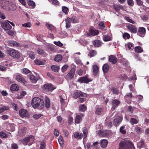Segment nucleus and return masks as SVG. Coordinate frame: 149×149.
<instances>
[{
    "instance_id": "1",
    "label": "nucleus",
    "mask_w": 149,
    "mask_h": 149,
    "mask_svg": "<svg viewBox=\"0 0 149 149\" xmlns=\"http://www.w3.org/2000/svg\"><path fill=\"white\" fill-rule=\"evenodd\" d=\"M31 104L34 109L38 108L41 109L44 107L43 100L39 97H35L33 98Z\"/></svg>"
},
{
    "instance_id": "2",
    "label": "nucleus",
    "mask_w": 149,
    "mask_h": 149,
    "mask_svg": "<svg viewBox=\"0 0 149 149\" xmlns=\"http://www.w3.org/2000/svg\"><path fill=\"white\" fill-rule=\"evenodd\" d=\"M118 149H134L133 145L130 141L124 140L121 141L119 144Z\"/></svg>"
},
{
    "instance_id": "3",
    "label": "nucleus",
    "mask_w": 149,
    "mask_h": 149,
    "mask_svg": "<svg viewBox=\"0 0 149 149\" xmlns=\"http://www.w3.org/2000/svg\"><path fill=\"white\" fill-rule=\"evenodd\" d=\"M7 54L15 58H19L20 57V53L17 50L10 49L7 51Z\"/></svg>"
},
{
    "instance_id": "4",
    "label": "nucleus",
    "mask_w": 149,
    "mask_h": 149,
    "mask_svg": "<svg viewBox=\"0 0 149 149\" xmlns=\"http://www.w3.org/2000/svg\"><path fill=\"white\" fill-rule=\"evenodd\" d=\"M14 77L18 82H21L23 84L26 83L25 79L22 77V75L19 73H16L14 75Z\"/></svg>"
},
{
    "instance_id": "5",
    "label": "nucleus",
    "mask_w": 149,
    "mask_h": 149,
    "mask_svg": "<svg viewBox=\"0 0 149 149\" xmlns=\"http://www.w3.org/2000/svg\"><path fill=\"white\" fill-rule=\"evenodd\" d=\"M73 96L74 98L76 99L79 97H86L87 95L86 93L77 90L74 93Z\"/></svg>"
},
{
    "instance_id": "6",
    "label": "nucleus",
    "mask_w": 149,
    "mask_h": 149,
    "mask_svg": "<svg viewBox=\"0 0 149 149\" xmlns=\"http://www.w3.org/2000/svg\"><path fill=\"white\" fill-rule=\"evenodd\" d=\"M34 136L33 135H30L28 137H26L22 140H21L20 141L25 146L27 145V143L30 141H33Z\"/></svg>"
},
{
    "instance_id": "7",
    "label": "nucleus",
    "mask_w": 149,
    "mask_h": 149,
    "mask_svg": "<svg viewBox=\"0 0 149 149\" xmlns=\"http://www.w3.org/2000/svg\"><path fill=\"white\" fill-rule=\"evenodd\" d=\"M75 71V69L72 68L66 76V78L67 80L71 79L73 77Z\"/></svg>"
},
{
    "instance_id": "8",
    "label": "nucleus",
    "mask_w": 149,
    "mask_h": 149,
    "mask_svg": "<svg viewBox=\"0 0 149 149\" xmlns=\"http://www.w3.org/2000/svg\"><path fill=\"white\" fill-rule=\"evenodd\" d=\"M56 88V87H54L51 84H47L44 85V90L46 91H52Z\"/></svg>"
},
{
    "instance_id": "9",
    "label": "nucleus",
    "mask_w": 149,
    "mask_h": 149,
    "mask_svg": "<svg viewBox=\"0 0 149 149\" xmlns=\"http://www.w3.org/2000/svg\"><path fill=\"white\" fill-rule=\"evenodd\" d=\"M1 25L5 30H8L12 28L8 22H3L1 23Z\"/></svg>"
},
{
    "instance_id": "10",
    "label": "nucleus",
    "mask_w": 149,
    "mask_h": 149,
    "mask_svg": "<svg viewBox=\"0 0 149 149\" xmlns=\"http://www.w3.org/2000/svg\"><path fill=\"white\" fill-rule=\"evenodd\" d=\"M120 103V102L119 100L116 99L113 100L111 102L112 107L111 109L112 111H113L118 106Z\"/></svg>"
},
{
    "instance_id": "11",
    "label": "nucleus",
    "mask_w": 149,
    "mask_h": 149,
    "mask_svg": "<svg viewBox=\"0 0 149 149\" xmlns=\"http://www.w3.org/2000/svg\"><path fill=\"white\" fill-rule=\"evenodd\" d=\"M146 30L143 27H140L138 30L137 34L139 36L143 37L144 36L146 33Z\"/></svg>"
},
{
    "instance_id": "12",
    "label": "nucleus",
    "mask_w": 149,
    "mask_h": 149,
    "mask_svg": "<svg viewBox=\"0 0 149 149\" xmlns=\"http://www.w3.org/2000/svg\"><path fill=\"white\" fill-rule=\"evenodd\" d=\"M92 80V79H88L87 77H84L79 78L78 80L77 81L81 83H87L91 81Z\"/></svg>"
},
{
    "instance_id": "13",
    "label": "nucleus",
    "mask_w": 149,
    "mask_h": 149,
    "mask_svg": "<svg viewBox=\"0 0 149 149\" xmlns=\"http://www.w3.org/2000/svg\"><path fill=\"white\" fill-rule=\"evenodd\" d=\"M19 114L22 118H29V114L27 111L24 109H22L19 111Z\"/></svg>"
},
{
    "instance_id": "14",
    "label": "nucleus",
    "mask_w": 149,
    "mask_h": 149,
    "mask_svg": "<svg viewBox=\"0 0 149 149\" xmlns=\"http://www.w3.org/2000/svg\"><path fill=\"white\" fill-rule=\"evenodd\" d=\"M127 28L132 33H135L137 32V29L136 26L133 25L129 24L127 26Z\"/></svg>"
},
{
    "instance_id": "15",
    "label": "nucleus",
    "mask_w": 149,
    "mask_h": 149,
    "mask_svg": "<svg viewBox=\"0 0 149 149\" xmlns=\"http://www.w3.org/2000/svg\"><path fill=\"white\" fill-rule=\"evenodd\" d=\"M3 8L7 10H15L16 9V7L15 4L14 3H11L9 5V7L7 6L4 7Z\"/></svg>"
},
{
    "instance_id": "16",
    "label": "nucleus",
    "mask_w": 149,
    "mask_h": 149,
    "mask_svg": "<svg viewBox=\"0 0 149 149\" xmlns=\"http://www.w3.org/2000/svg\"><path fill=\"white\" fill-rule=\"evenodd\" d=\"M123 118L121 117H119L113 120L114 125L116 126H118L121 122Z\"/></svg>"
},
{
    "instance_id": "17",
    "label": "nucleus",
    "mask_w": 149,
    "mask_h": 149,
    "mask_svg": "<svg viewBox=\"0 0 149 149\" xmlns=\"http://www.w3.org/2000/svg\"><path fill=\"white\" fill-rule=\"evenodd\" d=\"M110 117H107L106 119L105 125L109 128L111 127L112 126V124L110 120Z\"/></svg>"
},
{
    "instance_id": "18",
    "label": "nucleus",
    "mask_w": 149,
    "mask_h": 149,
    "mask_svg": "<svg viewBox=\"0 0 149 149\" xmlns=\"http://www.w3.org/2000/svg\"><path fill=\"white\" fill-rule=\"evenodd\" d=\"M109 61L110 62H112L113 64H115L117 62V59L114 56L111 55L109 57Z\"/></svg>"
},
{
    "instance_id": "19",
    "label": "nucleus",
    "mask_w": 149,
    "mask_h": 149,
    "mask_svg": "<svg viewBox=\"0 0 149 149\" xmlns=\"http://www.w3.org/2000/svg\"><path fill=\"white\" fill-rule=\"evenodd\" d=\"M99 33V31L98 30H95L94 29H90V30L89 34L93 36L96 35Z\"/></svg>"
},
{
    "instance_id": "20",
    "label": "nucleus",
    "mask_w": 149,
    "mask_h": 149,
    "mask_svg": "<svg viewBox=\"0 0 149 149\" xmlns=\"http://www.w3.org/2000/svg\"><path fill=\"white\" fill-rule=\"evenodd\" d=\"M83 115L81 114L80 115H77L75 119V121L76 123L78 124L82 120V116H83Z\"/></svg>"
},
{
    "instance_id": "21",
    "label": "nucleus",
    "mask_w": 149,
    "mask_h": 149,
    "mask_svg": "<svg viewBox=\"0 0 149 149\" xmlns=\"http://www.w3.org/2000/svg\"><path fill=\"white\" fill-rule=\"evenodd\" d=\"M9 45L11 46H15L20 47L21 46L20 44L17 42L16 41H11L9 42Z\"/></svg>"
},
{
    "instance_id": "22",
    "label": "nucleus",
    "mask_w": 149,
    "mask_h": 149,
    "mask_svg": "<svg viewBox=\"0 0 149 149\" xmlns=\"http://www.w3.org/2000/svg\"><path fill=\"white\" fill-rule=\"evenodd\" d=\"M108 143L106 139L101 140L100 142L101 147L103 148H105L107 146Z\"/></svg>"
},
{
    "instance_id": "23",
    "label": "nucleus",
    "mask_w": 149,
    "mask_h": 149,
    "mask_svg": "<svg viewBox=\"0 0 149 149\" xmlns=\"http://www.w3.org/2000/svg\"><path fill=\"white\" fill-rule=\"evenodd\" d=\"M65 21L66 22V27L67 29H68L70 27L71 25V23L72 22H71L70 18L68 17L65 20Z\"/></svg>"
},
{
    "instance_id": "24",
    "label": "nucleus",
    "mask_w": 149,
    "mask_h": 149,
    "mask_svg": "<svg viewBox=\"0 0 149 149\" xmlns=\"http://www.w3.org/2000/svg\"><path fill=\"white\" fill-rule=\"evenodd\" d=\"M71 22L73 23H78L79 21V18L78 17L75 16H73L70 18Z\"/></svg>"
},
{
    "instance_id": "25",
    "label": "nucleus",
    "mask_w": 149,
    "mask_h": 149,
    "mask_svg": "<svg viewBox=\"0 0 149 149\" xmlns=\"http://www.w3.org/2000/svg\"><path fill=\"white\" fill-rule=\"evenodd\" d=\"M45 106L47 108L49 107L50 105V100L49 98L47 96L45 97Z\"/></svg>"
},
{
    "instance_id": "26",
    "label": "nucleus",
    "mask_w": 149,
    "mask_h": 149,
    "mask_svg": "<svg viewBox=\"0 0 149 149\" xmlns=\"http://www.w3.org/2000/svg\"><path fill=\"white\" fill-rule=\"evenodd\" d=\"M74 137L77 139H80L82 138L83 136L82 133H79V132H75L74 134Z\"/></svg>"
},
{
    "instance_id": "27",
    "label": "nucleus",
    "mask_w": 149,
    "mask_h": 149,
    "mask_svg": "<svg viewBox=\"0 0 149 149\" xmlns=\"http://www.w3.org/2000/svg\"><path fill=\"white\" fill-rule=\"evenodd\" d=\"M125 46L127 47L130 50H132L134 48V45L131 42H128L125 45Z\"/></svg>"
},
{
    "instance_id": "28",
    "label": "nucleus",
    "mask_w": 149,
    "mask_h": 149,
    "mask_svg": "<svg viewBox=\"0 0 149 149\" xmlns=\"http://www.w3.org/2000/svg\"><path fill=\"white\" fill-rule=\"evenodd\" d=\"M134 51L137 53H139L143 52V49L140 46H138L135 47Z\"/></svg>"
},
{
    "instance_id": "29",
    "label": "nucleus",
    "mask_w": 149,
    "mask_h": 149,
    "mask_svg": "<svg viewBox=\"0 0 149 149\" xmlns=\"http://www.w3.org/2000/svg\"><path fill=\"white\" fill-rule=\"evenodd\" d=\"M35 63L38 65H44L45 64V61H41L38 59H36L35 61Z\"/></svg>"
},
{
    "instance_id": "30",
    "label": "nucleus",
    "mask_w": 149,
    "mask_h": 149,
    "mask_svg": "<svg viewBox=\"0 0 149 149\" xmlns=\"http://www.w3.org/2000/svg\"><path fill=\"white\" fill-rule=\"evenodd\" d=\"M109 69V66L107 64H104L103 66L102 69L104 73L107 72Z\"/></svg>"
},
{
    "instance_id": "31",
    "label": "nucleus",
    "mask_w": 149,
    "mask_h": 149,
    "mask_svg": "<svg viewBox=\"0 0 149 149\" xmlns=\"http://www.w3.org/2000/svg\"><path fill=\"white\" fill-rule=\"evenodd\" d=\"M7 130L8 131L13 132L15 130V125L13 124L9 125L7 127Z\"/></svg>"
},
{
    "instance_id": "32",
    "label": "nucleus",
    "mask_w": 149,
    "mask_h": 149,
    "mask_svg": "<svg viewBox=\"0 0 149 149\" xmlns=\"http://www.w3.org/2000/svg\"><path fill=\"white\" fill-rule=\"evenodd\" d=\"M10 89L13 91H17L19 89L17 85L16 84H12L10 88Z\"/></svg>"
},
{
    "instance_id": "33",
    "label": "nucleus",
    "mask_w": 149,
    "mask_h": 149,
    "mask_svg": "<svg viewBox=\"0 0 149 149\" xmlns=\"http://www.w3.org/2000/svg\"><path fill=\"white\" fill-rule=\"evenodd\" d=\"M26 129V128L25 127H22L19 131V134L21 135H24L25 134Z\"/></svg>"
},
{
    "instance_id": "34",
    "label": "nucleus",
    "mask_w": 149,
    "mask_h": 149,
    "mask_svg": "<svg viewBox=\"0 0 149 149\" xmlns=\"http://www.w3.org/2000/svg\"><path fill=\"white\" fill-rule=\"evenodd\" d=\"M93 45L95 47H98L101 45V42L99 40H96L93 42Z\"/></svg>"
},
{
    "instance_id": "35",
    "label": "nucleus",
    "mask_w": 149,
    "mask_h": 149,
    "mask_svg": "<svg viewBox=\"0 0 149 149\" xmlns=\"http://www.w3.org/2000/svg\"><path fill=\"white\" fill-rule=\"evenodd\" d=\"M103 111V109L101 108H97L95 111V113L97 115H100Z\"/></svg>"
},
{
    "instance_id": "36",
    "label": "nucleus",
    "mask_w": 149,
    "mask_h": 149,
    "mask_svg": "<svg viewBox=\"0 0 149 149\" xmlns=\"http://www.w3.org/2000/svg\"><path fill=\"white\" fill-rule=\"evenodd\" d=\"M111 90L112 91L113 94L118 95L119 93V91L117 88L115 87H112L111 89Z\"/></svg>"
},
{
    "instance_id": "37",
    "label": "nucleus",
    "mask_w": 149,
    "mask_h": 149,
    "mask_svg": "<svg viewBox=\"0 0 149 149\" xmlns=\"http://www.w3.org/2000/svg\"><path fill=\"white\" fill-rule=\"evenodd\" d=\"M28 4L29 6H31L32 8H35L36 6L35 3L31 0L29 1L28 2Z\"/></svg>"
},
{
    "instance_id": "38",
    "label": "nucleus",
    "mask_w": 149,
    "mask_h": 149,
    "mask_svg": "<svg viewBox=\"0 0 149 149\" xmlns=\"http://www.w3.org/2000/svg\"><path fill=\"white\" fill-rule=\"evenodd\" d=\"M51 69L53 71L58 72L59 70V67L57 65H53L51 66Z\"/></svg>"
},
{
    "instance_id": "39",
    "label": "nucleus",
    "mask_w": 149,
    "mask_h": 149,
    "mask_svg": "<svg viewBox=\"0 0 149 149\" xmlns=\"http://www.w3.org/2000/svg\"><path fill=\"white\" fill-rule=\"evenodd\" d=\"M98 67L96 65H95L93 66V69L94 72V75H96L98 71Z\"/></svg>"
},
{
    "instance_id": "40",
    "label": "nucleus",
    "mask_w": 149,
    "mask_h": 149,
    "mask_svg": "<svg viewBox=\"0 0 149 149\" xmlns=\"http://www.w3.org/2000/svg\"><path fill=\"white\" fill-rule=\"evenodd\" d=\"M62 59V57L61 55L58 54L56 55L54 58V60L57 62H59Z\"/></svg>"
},
{
    "instance_id": "41",
    "label": "nucleus",
    "mask_w": 149,
    "mask_h": 149,
    "mask_svg": "<svg viewBox=\"0 0 149 149\" xmlns=\"http://www.w3.org/2000/svg\"><path fill=\"white\" fill-rule=\"evenodd\" d=\"M86 109V107L84 104H83L80 105L79 107V111H84Z\"/></svg>"
},
{
    "instance_id": "42",
    "label": "nucleus",
    "mask_w": 149,
    "mask_h": 149,
    "mask_svg": "<svg viewBox=\"0 0 149 149\" xmlns=\"http://www.w3.org/2000/svg\"><path fill=\"white\" fill-rule=\"evenodd\" d=\"M125 129V126L123 125L121 127L120 129V132L122 134H125L126 133V131Z\"/></svg>"
},
{
    "instance_id": "43",
    "label": "nucleus",
    "mask_w": 149,
    "mask_h": 149,
    "mask_svg": "<svg viewBox=\"0 0 149 149\" xmlns=\"http://www.w3.org/2000/svg\"><path fill=\"white\" fill-rule=\"evenodd\" d=\"M9 110V108L7 106H3L0 108V113H2L6 110Z\"/></svg>"
},
{
    "instance_id": "44",
    "label": "nucleus",
    "mask_w": 149,
    "mask_h": 149,
    "mask_svg": "<svg viewBox=\"0 0 149 149\" xmlns=\"http://www.w3.org/2000/svg\"><path fill=\"white\" fill-rule=\"evenodd\" d=\"M50 2H52L53 5L54 6L59 5V3L57 0H48Z\"/></svg>"
},
{
    "instance_id": "45",
    "label": "nucleus",
    "mask_w": 149,
    "mask_h": 149,
    "mask_svg": "<svg viewBox=\"0 0 149 149\" xmlns=\"http://www.w3.org/2000/svg\"><path fill=\"white\" fill-rule=\"evenodd\" d=\"M130 122L132 125H133L134 124H137L138 122L137 120L136 119L134 118H131Z\"/></svg>"
},
{
    "instance_id": "46",
    "label": "nucleus",
    "mask_w": 149,
    "mask_h": 149,
    "mask_svg": "<svg viewBox=\"0 0 149 149\" xmlns=\"http://www.w3.org/2000/svg\"><path fill=\"white\" fill-rule=\"evenodd\" d=\"M45 25L47 28L50 31L53 30L54 28V26L51 24L46 23Z\"/></svg>"
},
{
    "instance_id": "47",
    "label": "nucleus",
    "mask_w": 149,
    "mask_h": 149,
    "mask_svg": "<svg viewBox=\"0 0 149 149\" xmlns=\"http://www.w3.org/2000/svg\"><path fill=\"white\" fill-rule=\"evenodd\" d=\"M96 54V51L95 50H91L90 52L89 55L91 57L95 56Z\"/></svg>"
},
{
    "instance_id": "48",
    "label": "nucleus",
    "mask_w": 149,
    "mask_h": 149,
    "mask_svg": "<svg viewBox=\"0 0 149 149\" xmlns=\"http://www.w3.org/2000/svg\"><path fill=\"white\" fill-rule=\"evenodd\" d=\"M58 140L61 146H62L64 143V141L63 137L61 136H60L59 137Z\"/></svg>"
},
{
    "instance_id": "49",
    "label": "nucleus",
    "mask_w": 149,
    "mask_h": 149,
    "mask_svg": "<svg viewBox=\"0 0 149 149\" xmlns=\"http://www.w3.org/2000/svg\"><path fill=\"white\" fill-rule=\"evenodd\" d=\"M83 132L84 133V139H85L87 137L88 134L87 130L85 128L83 129Z\"/></svg>"
},
{
    "instance_id": "50",
    "label": "nucleus",
    "mask_w": 149,
    "mask_h": 149,
    "mask_svg": "<svg viewBox=\"0 0 149 149\" xmlns=\"http://www.w3.org/2000/svg\"><path fill=\"white\" fill-rule=\"evenodd\" d=\"M104 40L105 41H109L110 40V37L108 36L105 35L103 36Z\"/></svg>"
},
{
    "instance_id": "51",
    "label": "nucleus",
    "mask_w": 149,
    "mask_h": 149,
    "mask_svg": "<svg viewBox=\"0 0 149 149\" xmlns=\"http://www.w3.org/2000/svg\"><path fill=\"white\" fill-rule=\"evenodd\" d=\"M0 136L3 138H6L8 137V135L3 132H2L0 133Z\"/></svg>"
},
{
    "instance_id": "52",
    "label": "nucleus",
    "mask_w": 149,
    "mask_h": 149,
    "mask_svg": "<svg viewBox=\"0 0 149 149\" xmlns=\"http://www.w3.org/2000/svg\"><path fill=\"white\" fill-rule=\"evenodd\" d=\"M30 79L32 81V82L34 83L37 81V80L35 79V76L33 75H31L30 76Z\"/></svg>"
},
{
    "instance_id": "53",
    "label": "nucleus",
    "mask_w": 149,
    "mask_h": 149,
    "mask_svg": "<svg viewBox=\"0 0 149 149\" xmlns=\"http://www.w3.org/2000/svg\"><path fill=\"white\" fill-rule=\"evenodd\" d=\"M135 131L138 134H140L142 132L141 128L140 127L137 126H136L135 127Z\"/></svg>"
},
{
    "instance_id": "54",
    "label": "nucleus",
    "mask_w": 149,
    "mask_h": 149,
    "mask_svg": "<svg viewBox=\"0 0 149 149\" xmlns=\"http://www.w3.org/2000/svg\"><path fill=\"white\" fill-rule=\"evenodd\" d=\"M138 145L139 148H143L144 146V142L143 141H141L139 143Z\"/></svg>"
},
{
    "instance_id": "55",
    "label": "nucleus",
    "mask_w": 149,
    "mask_h": 149,
    "mask_svg": "<svg viewBox=\"0 0 149 149\" xmlns=\"http://www.w3.org/2000/svg\"><path fill=\"white\" fill-rule=\"evenodd\" d=\"M22 72L23 74H26L30 72V71L28 69L24 68L22 70Z\"/></svg>"
},
{
    "instance_id": "56",
    "label": "nucleus",
    "mask_w": 149,
    "mask_h": 149,
    "mask_svg": "<svg viewBox=\"0 0 149 149\" xmlns=\"http://www.w3.org/2000/svg\"><path fill=\"white\" fill-rule=\"evenodd\" d=\"M73 118L70 116H69L68 118V123L69 125H71L73 123Z\"/></svg>"
},
{
    "instance_id": "57",
    "label": "nucleus",
    "mask_w": 149,
    "mask_h": 149,
    "mask_svg": "<svg viewBox=\"0 0 149 149\" xmlns=\"http://www.w3.org/2000/svg\"><path fill=\"white\" fill-rule=\"evenodd\" d=\"M130 37V35L127 33H125L123 35V37L125 39H129Z\"/></svg>"
},
{
    "instance_id": "58",
    "label": "nucleus",
    "mask_w": 149,
    "mask_h": 149,
    "mask_svg": "<svg viewBox=\"0 0 149 149\" xmlns=\"http://www.w3.org/2000/svg\"><path fill=\"white\" fill-rule=\"evenodd\" d=\"M22 26L25 27H30L31 26V25L30 22H27L22 24Z\"/></svg>"
},
{
    "instance_id": "59",
    "label": "nucleus",
    "mask_w": 149,
    "mask_h": 149,
    "mask_svg": "<svg viewBox=\"0 0 149 149\" xmlns=\"http://www.w3.org/2000/svg\"><path fill=\"white\" fill-rule=\"evenodd\" d=\"M125 19L128 22L134 24L135 23V22L132 19H131L128 17H125Z\"/></svg>"
},
{
    "instance_id": "60",
    "label": "nucleus",
    "mask_w": 149,
    "mask_h": 149,
    "mask_svg": "<svg viewBox=\"0 0 149 149\" xmlns=\"http://www.w3.org/2000/svg\"><path fill=\"white\" fill-rule=\"evenodd\" d=\"M42 115L41 114H34L33 116V117L36 119H37L39 118Z\"/></svg>"
},
{
    "instance_id": "61",
    "label": "nucleus",
    "mask_w": 149,
    "mask_h": 149,
    "mask_svg": "<svg viewBox=\"0 0 149 149\" xmlns=\"http://www.w3.org/2000/svg\"><path fill=\"white\" fill-rule=\"evenodd\" d=\"M62 11L65 14H66L68 12V9L67 7L64 6L62 7Z\"/></svg>"
},
{
    "instance_id": "62",
    "label": "nucleus",
    "mask_w": 149,
    "mask_h": 149,
    "mask_svg": "<svg viewBox=\"0 0 149 149\" xmlns=\"http://www.w3.org/2000/svg\"><path fill=\"white\" fill-rule=\"evenodd\" d=\"M77 73L79 75L81 76L83 73V70L81 69H79L77 71Z\"/></svg>"
},
{
    "instance_id": "63",
    "label": "nucleus",
    "mask_w": 149,
    "mask_h": 149,
    "mask_svg": "<svg viewBox=\"0 0 149 149\" xmlns=\"http://www.w3.org/2000/svg\"><path fill=\"white\" fill-rule=\"evenodd\" d=\"M46 146L45 143L44 142H42L41 143L40 147V149H45Z\"/></svg>"
},
{
    "instance_id": "64",
    "label": "nucleus",
    "mask_w": 149,
    "mask_h": 149,
    "mask_svg": "<svg viewBox=\"0 0 149 149\" xmlns=\"http://www.w3.org/2000/svg\"><path fill=\"white\" fill-rule=\"evenodd\" d=\"M12 149H17L18 146L15 143H13L11 144V146Z\"/></svg>"
}]
</instances>
